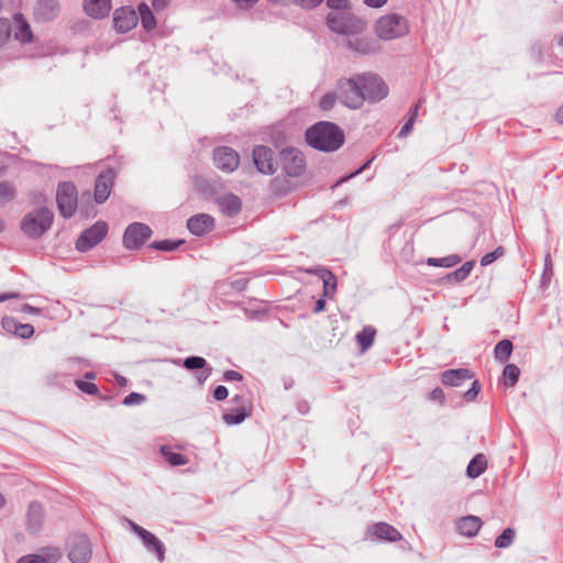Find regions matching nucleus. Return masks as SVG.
Instances as JSON below:
<instances>
[{"label": "nucleus", "instance_id": "20e7f679", "mask_svg": "<svg viewBox=\"0 0 563 563\" xmlns=\"http://www.w3.org/2000/svg\"><path fill=\"white\" fill-rule=\"evenodd\" d=\"M328 27L336 33L350 37L355 33H364L367 29V22L349 12H330L327 15Z\"/></svg>", "mask_w": 563, "mask_h": 563}, {"label": "nucleus", "instance_id": "37998d69", "mask_svg": "<svg viewBox=\"0 0 563 563\" xmlns=\"http://www.w3.org/2000/svg\"><path fill=\"white\" fill-rule=\"evenodd\" d=\"M75 385L80 391L87 395L96 396L99 394V388L95 383L76 379Z\"/></svg>", "mask_w": 563, "mask_h": 563}, {"label": "nucleus", "instance_id": "774afa93", "mask_svg": "<svg viewBox=\"0 0 563 563\" xmlns=\"http://www.w3.org/2000/svg\"><path fill=\"white\" fill-rule=\"evenodd\" d=\"M21 311L25 312V313H31V314H40L42 312V310L40 308L33 307L29 303L22 305Z\"/></svg>", "mask_w": 563, "mask_h": 563}, {"label": "nucleus", "instance_id": "e433bc0d", "mask_svg": "<svg viewBox=\"0 0 563 563\" xmlns=\"http://www.w3.org/2000/svg\"><path fill=\"white\" fill-rule=\"evenodd\" d=\"M503 376L505 378V386L514 387L518 383L520 369L515 364H507L504 368Z\"/></svg>", "mask_w": 563, "mask_h": 563}, {"label": "nucleus", "instance_id": "9d476101", "mask_svg": "<svg viewBox=\"0 0 563 563\" xmlns=\"http://www.w3.org/2000/svg\"><path fill=\"white\" fill-rule=\"evenodd\" d=\"M283 170L290 177H298L306 169V162L302 153L294 147H286L279 153Z\"/></svg>", "mask_w": 563, "mask_h": 563}, {"label": "nucleus", "instance_id": "6ab92c4d", "mask_svg": "<svg viewBox=\"0 0 563 563\" xmlns=\"http://www.w3.org/2000/svg\"><path fill=\"white\" fill-rule=\"evenodd\" d=\"M184 367L189 371L199 369L196 374V378L200 384H203L211 375L212 368L208 366L207 361L201 356H188L184 360Z\"/></svg>", "mask_w": 563, "mask_h": 563}, {"label": "nucleus", "instance_id": "7c9ffc66", "mask_svg": "<svg viewBox=\"0 0 563 563\" xmlns=\"http://www.w3.org/2000/svg\"><path fill=\"white\" fill-rule=\"evenodd\" d=\"M250 415L251 410L244 409V407H234L224 412L222 419L228 426H233L242 423Z\"/></svg>", "mask_w": 563, "mask_h": 563}, {"label": "nucleus", "instance_id": "338daca9", "mask_svg": "<svg viewBox=\"0 0 563 563\" xmlns=\"http://www.w3.org/2000/svg\"><path fill=\"white\" fill-rule=\"evenodd\" d=\"M297 410L300 415H307L310 410V405L307 400H299L297 402Z\"/></svg>", "mask_w": 563, "mask_h": 563}, {"label": "nucleus", "instance_id": "423d86ee", "mask_svg": "<svg viewBox=\"0 0 563 563\" xmlns=\"http://www.w3.org/2000/svg\"><path fill=\"white\" fill-rule=\"evenodd\" d=\"M338 98L345 107L350 109H360L364 103L362 87L358 74L353 78H343L336 85Z\"/></svg>", "mask_w": 563, "mask_h": 563}, {"label": "nucleus", "instance_id": "f257e3e1", "mask_svg": "<svg viewBox=\"0 0 563 563\" xmlns=\"http://www.w3.org/2000/svg\"><path fill=\"white\" fill-rule=\"evenodd\" d=\"M305 137L309 146L325 153L339 150L345 141L342 129L329 121H320L308 128Z\"/></svg>", "mask_w": 563, "mask_h": 563}, {"label": "nucleus", "instance_id": "5fc2aeb1", "mask_svg": "<svg viewBox=\"0 0 563 563\" xmlns=\"http://www.w3.org/2000/svg\"><path fill=\"white\" fill-rule=\"evenodd\" d=\"M372 161H373V158H372V159H368V161H367V162H365L361 167H358L355 172H353V173H352V174H350V175H346V176L342 177V178L338 181V185H339V184H342V183H345V181H347L349 179H351V178H353V177H355V176L360 175L361 173H363L366 168H368V167H369V165L372 164Z\"/></svg>", "mask_w": 563, "mask_h": 563}, {"label": "nucleus", "instance_id": "c85d7f7f", "mask_svg": "<svg viewBox=\"0 0 563 563\" xmlns=\"http://www.w3.org/2000/svg\"><path fill=\"white\" fill-rule=\"evenodd\" d=\"M487 468V460L484 454H476L468 463L466 467V475L470 478L479 477Z\"/></svg>", "mask_w": 563, "mask_h": 563}, {"label": "nucleus", "instance_id": "e2e57ef3", "mask_svg": "<svg viewBox=\"0 0 563 563\" xmlns=\"http://www.w3.org/2000/svg\"><path fill=\"white\" fill-rule=\"evenodd\" d=\"M363 2L368 8L379 9L384 7L388 0H363Z\"/></svg>", "mask_w": 563, "mask_h": 563}, {"label": "nucleus", "instance_id": "2eb2a0df", "mask_svg": "<svg viewBox=\"0 0 563 563\" xmlns=\"http://www.w3.org/2000/svg\"><path fill=\"white\" fill-rule=\"evenodd\" d=\"M115 178L113 168H108L100 173L95 183L93 197L97 203H103L110 196Z\"/></svg>", "mask_w": 563, "mask_h": 563}, {"label": "nucleus", "instance_id": "f3484780", "mask_svg": "<svg viewBox=\"0 0 563 563\" xmlns=\"http://www.w3.org/2000/svg\"><path fill=\"white\" fill-rule=\"evenodd\" d=\"M367 536L377 540L396 542L402 539L401 533L387 522H376L367 528Z\"/></svg>", "mask_w": 563, "mask_h": 563}, {"label": "nucleus", "instance_id": "69168bd1", "mask_svg": "<svg viewBox=\"0 0 563 563\" xmlns=\"http://www.w3.org/2000/svg\"><path fill=\"white\" fill-rule=\"evenodd\" d=\"M551 275H552V264H551L550 256L548 255L545 257L544 271L542 274L543 280L549 279Z\"/></svg>", "mask_w": 563, "mask_h": 563}, {"label": "nucleus", "instance_id": "58836bf2", "mask_svg": "<svg viewBox=\"0 0 563 563\" xmlns=\"http://www.w3.org/2000/svg\"><path fill=\"white\" fill-rule=\"evenodd\" d=\"M516 537V531L512 528H506L501 534H499L495 540V547L498 549L509 548Z\"/></svg>", "mask_w": 563, "mask_h": 563}, {"label": "nucleus", "instance_id": "473e14b6", "mask_svg": "<svg viewBox=\"0 0 563 563\" xmlns=\"http://www.w3.org/2000/svg\"><path fill=\"white\" fill-rule=\"evenodd\" d=\"M514 350V344L510 340L504 339L499 341L494 347V356L496 361L505 363L509 360Z\"/></svg>", "mask_w": 563, "mask_h": 563}, {"label": "nucleus", "instance_id": "603ef678", "mask_svg": "<svg viewBox=\"0 0 563 563\" xmlns=\"http://www.w3.org/2000/svg\"><path fill=\"white\" fill-rule=\"evenodd\" d=\"M323 0H291L290 3H294L302 9H313L318 7Z\"/></svg>", "mask_w": 563, "mask_h": 563}, {"label": "nucleus", "instance_id": "ddd939ff", "mask_svg": "<svg viewBox=\"0 0 563 563\" xmlns=\"http://www.w3.org/2000/svg\"><path fill=\"white\" fill-rule=\"evenodd\" d=\"M214 166L223 173H233L240 165L239 153L230 146H218L213 150Z\"/></svg>", "mask_w": 563, "mask_h": 563}, {"label": "nucleus", "instance_id": "c03bdc74", "mask_svg": "<svg viewBox=\"0 0 563 563\" xmlns=\"http://www.w3.org/2000/svg\"><path fill=\"white\" fill-rule=\"evenodd\" d=\"M18 324H19V321L13 317L4 316L1 319V327L9 334L15 335Z\"/></svg>", "mask_w": 563, "mask_h": 563}, {"label": "nucleus", "instance_id": "393cba45", "mask_svg": "<svg viewBox=\"0 0 563 563\" xmlns=\"http://www.w3.org/2000/svg\"><path fill=\"white\" fill-rule=\"evenodd\" d=\"M44 518V508L38 501H32L26 512L27 529L35 533L42 526Z\"/></svg>", "mask_w": 563, "mask_h": 563}, {"label": "nucleus", "instance_id": "4be33fe9", "mask_svg": "<svg viewBox=\"0 0 563 563\" xmlns=\"http://www.w3.org/2000/svg\"><path fill=\"white\" fill-rule=\"evenodd\" d=\"M474 373L468 368L448 369L441 374V382L446 386H461L465 380L472 379Z\"/></svg>", "mask_w": 563, "mask_h": 563}, {"label": "nucleus", "instance_id": "6e6d98bb", "mask_svg": "<svg viewBox=\"0 0 563 563\" xmlns=\"http://www.w3.org/2000/svg\"><path fill=\"white\" fill-rule=\"evenodd\" d=\"M229 395L228 388L223 385H219L213 390V397L216 400H224Z\"/></svg>", "mask_w": 563, "mask_h": 563}, {"label": "nucleus", "instance_id": "6e6552de", "mask_svg": "<svg viewBox=\"0 0 563 563\" xmlns=\"http://www.w3.org/2000/svg\"><path fill=\"white\" fill-rule=\"evenodd\" d=\"M364 101L378 102L386 98L389 92L387 84L377 74H358Z\"/></svg>", "mask_w": 563, "mask_h": 563}, {"label": "nucleus", "instance_id": "a18cd8bd", "mask_svg": "<svg viewBox=\"0 0 563 563\" xmlns=\"http://www.w3.org/2000/svg\"><path fill=\"white\" fill-rule=\"evenodd\" d=\"M336 99H339L338 95L328 92L320 99L319 106L324 111L331 110L334 107Z\"/></svg>", "mask_w": 563, "mask_h": 563}, {"label": "nucleus", "instance_id": "b1692460", "mask_svg": "<svg viewBox=\"0 0 563 563\" xmlns=\"http://www.w3.org/2000/svg\"><path fill=\"white\" fill-rule=\"evenodd\" d=\"M14 23V38L22 44L31 43L33 40V33L31 31L30 24L24 19L22 13H15L13 15Z\"/></svg>", "mask_w": 563, "mask_h": 563}, {"label": "nucleus", "instance_id": "79ce46f5", "mask_svg": "<svg viewBox=\"0 0 563 563\" xmlns=\"http://www.w3.org/2000/svg\"><path fill=\"white\" fill-rule=\"evenodd\" d=\"M505 255V249L503 246L496 247L493 252L485 254L481 258V265L482 266H488L498 258L503 257Z\"/></svg>", "mask_w": 563, "mask_h": 563}, {"label": "nucleus", "instance_id": "3c124183", "mask_svg": "<svg viewBox=\"0 0 563 563\" xmlns=\"http://www.w3.org/2000/svg\"><path fill=\"white\" fill-rule=\"evenodd\" d=\"M479 390H481L479 382L478 380H474L472 383L471 388L464 393V395H463L464 400L467 401V402L475 400V398L477 397Z\"/></svg>", "mask_w": 563, "mask_h": 563}, {"label": "nucleus", "instance_id": "2f4dec72", "mask_svg": "<svg viewBox=\"0 0 563 563\" xmlns=\"http://www.w3.org/2000/svg\"><path fill=\"white\" fill-rule=\"evenodd\" d=\"M137 9H139L137 16L141 20L142 26L146 31L154 30L156 26V20H155V16H154L152 10L150 9V7L145 2H142L139 4Z\"/></svg>", "mask_w": 563, "mask_h": 563}, {"label": "nucleus", "instance_id": "4c0bfd02", "mask_svg": "<svg viewBox=\"0 0 563 563\" xmlns=\"http://www.w3.org/2000/svg\"><path fill=\"white\" fill-rule=\"evenodd\" d=\"M185 243L184 240H161L154 241L151 243L150 247L162 251V252H173L177 250L180 245Z\"/></svg>", "mask_w": 563, "mask_h": 563}, {"label": "nucleus", "instance_id": "4d7b16f0", "mask_svg": "<svg viewBox=\"0 0 563 563\" xmlns=\"http://www.w3.org/2000/svg\"><path fill=\"white\" fill-rule=\"evenodd\" d=\"M242 379H243L242 374L236 371H233V369L225 371L223 374L224 382H232V380L241 382Z\"/></svg>", "mask_w": 563, "mask_h": 563}, {"label": "nucleus", "instance_id": "c9c22d12", "mask_svg": "<svg viewBox=\"0 0 563 563\" xmlns=\"http://www.w3.org/2000/svg\"><path fill=\"white\" fill-rule=\"evenodd\" d=\"M461 261V256L452 254L441 258L429 257L426 263L429 266L450 268L457 265Z\"/></svg>", "mask_w": 563, "mask_h": 563}, {"label": "nucleus", "instance_id": "de8ad7c7", "mask_svg": "<svg viewBox=\"0 0 563 563\" xmlns=\"http://www.w3.org/2000/svg\"><path fill=\"white\" fill-rule=\"evenodd\" d=\"M327 5L334 12H345L350 9V0H327Z\"/></svg>", "mask_w": 563, "mask_h": 563}, {"label": "nucleus", "instance_id": "dca6fc26", "mask_svg": "<svg viewBox=\"0 0 563 563\" xmlns=\"http://www.w3.org/2000/svg\"><path fill=\"white\" fill-rule=\"evenodd\" d=\"M139 21L137 13L130 7H122L113 13L114 29L120 33H126L132 30Z\"/></svg>", "mask_w": 563, "mask_h": 563}, {"label": "nucleus", "instance_id": "f704fd0d", "mask_svg": "<svg viewBox=\"0 0 563 563\" xmlns=\"http://www.w3.org/2000/svg\"><path fill=\"white\" fill-rule=\"evenodd\" d=\"M161 454L173 466H183L188 463L187 456L177 452H173L167 445H163L161 448Z\"/></svg>", "mask_w": 563, "mask_h": 563}, {"label": "nucleus", "instance_id": "09e8293b", "mask_svg": "<svg viewBox=\"0 0 563 563\" xmlns=\"http://www.w3.org/2000/svg\"><path fill=\"white\" fill-rule=\"evenodd\" d=\"M10 32V21L8 19L0 18V45L4 44L9 40Z\"/></svg>", "mask_w": 563, "mask_h": 563}, {"label": "nucleus", "instance_id": "680f3d73", "mask_svg": "<svg viewBox=\"0 0 563 563\" xmlns=\"http://www.w3.org/2000/svg\"><path fill=\"white\" fill-rule=\"evenodd\" d=\"M423 103V99H419L413 107H411L407 113V119H412V122H416L418 117V111L421 104Z\"/></svg>", "mask_w": 563, "mask_h": 563}, {"label": "nucleus", "instance_id": "052dcab7", "mask_svg": "<svg viewBox=\"0 0 563 563\" xmlns=\"http://www.w3.org/2000/svg\"><path fill=\"white\" fill-rule=\"evenodd\" d=\"M18 563H45L38 554H29L19 559Z\"/></svg>", "mask_w": 563, "mask_h": 563}, {"label": "nucleus", "instance_id": "9b49d317", "mask_svg": "<svg viewBox=\"0 0 563 563\" xmlns=\"http://www.w3.org/2000/svg\"><path fill=\"white\" fill-rule=\"evenodd\" d=\"M152 235V229L144 223L133 222L124 231L123 245L128 250L140 249Z\"/></svg>", "mask_w": 563, "mask_h": 563}, {"label": "nucleus", "instance_id": "39448f33", "mask_svg": "<svg viewBox=\"0 0 563 563\" xmlns=\"http://www.w3.org/2000/svg\"><path fill=\"white\" fill-rule=\"evenodd\" d=\"M342 46L357 56H376L383 52V46L377 36L364 33H355L344 37Z\"/></svg>", "mask_w": 563, "mask_h": 563}, {"label": "nucleus", "instance_id": "412c9836", "mask_svg": "<svg viewBox=\"0 0 563 563\" xmlns=\"http://www.w3.org/2000/svg\"><path fill=\"white\" fill-rule=\"evenodd\" d=\"M59 7L57 0H37L34 15L38 21H51L58 14Z\"/></svg>", "mask_w": 563, "mask_h": 563}, {"label": "nucleus", "instance_id": "a211bd4d", "mask_svg": "<svg viewBox=\"0 0 563 563\" xmlns=\"http://www.w3.org/2000/svg\"><path fill=\"white\" fill-rule=\"evenodd\" d=\"M187 228L194 235L202 236L214 228V219L207 213H198L187 221Z\"/></svg>", "mask_w": 563, "mask_h": 563}, {"label": "nucleus", "instance_id": "f8f14e48", "mask_svg": "<svg viewBox=\"0 0 563 563\" xmlns=\"http://www.w3.org/2000/svg\"><path fill=\"white\" fill-rule=\"evenodd\" d=\"M253 163L256 169L264 175H273L277 170L278 164L275 161V152L265 145H256L253 148Z\"/></svg>", "mask_w": 563, "mask_h": 563}, {"label": "nucleus", "instance_id": "bf43d9fd", "mask_svg": "<svg viewBox=\"0 0 563 563\" xmlns=\"http://www.w3.org/2000/svg\"><path fill=\"white\" fill-rule=\"evenodd\" d=\"M415 122H412V119H407L406 123L401 126L400 131L398 132V137L402 139L409 135L413 129Z\"/></svg>", "mask_w": 563, "mask_h": 563}, {"label": "nucleus", "instance_id": "a878e982", "mask_svg": "<svg viewBox=\"0 0 563 563\" xmlns=\"http://www.w3.org/2000/svg\"><path fill=\"white\" fill-rule=\"evenodd\" d=\"M144 547L148 552H154L157 555L158 561H164L165 558V545L164 543L152 532L143 531L141 534Z\"/></svg>", "mask_w": 563, "mask_h": 563}, {"label": "nucleus", "instance_id": "7ed1b4c3", "mask_svg": "<svg viewBox=\"0 0 563 563\" xmlns=\"http://www.w3.org/2000/svg\"><path fill=\"white\" fill-rule=\"evenodd\" d=\"M53 221V211L46 207H40L23 217L20 228L27 238L36 240L51 229Z\"/></svg>", "mask_w": 563, "mask_h": 563}, {"label": "nucleus", "instance_id": "a19ab883", "mask_svg": "<svg viewBox=\"0 0 563 563\" xmlns=\"http://www.w3.org/2000/svg\"><path fill=\"white\" fill-rule=\"evenodd\" d=\"M40 556L45 561V563H57L62 558V552L56 547H47L41 549Z\"/></svg>", "mask_w": 563, "mask_h": 563}, {"label": "nucleus", "instance_id": "cd10ccee", "mask_svg": "<svg viewBox=\"0 0 563 563\" xmlns=\"http://www.w3.org/2000/svg\"><path fill=\"white\" fill-rule=\"evenodd\" d=\"M482 527V520L476 516H465L457 522V530L466 537H474Z\"/></svg>", "mask_w": 563, "mask_h": 563}, {"label": "nucleus", "instance_id": "0e129e2a", "mask_svg": "<svg viewBox=\"0 0 563 563\" xmlns=\"http://www.w3.org/2000/svg\"><path fill=\"white\" fill-rule=\"evenodd\" d=\"M22 295L18 291L2 292L0 294V303L9 299H20Z\"/></svg>", "mask_w": 563, "mask_h": 563}, {"label": "nucleus", "instance_id": "ea45409f", "mask_svg": "<svg viewBox=\"0 0 563 563\" xmlns=\"http://www.w3.org/2000/svg\"><path fill=\"white\" fill-rule=\"evenodd\" d=\"M16 194L15 187L9 181L0 183V203L4 205L14 199Z\"/></svg>", "mask_w": 563, "mask_h": 563}, {"label": "nucleus", "instance_id": "c756f323", "mask_svg": "<svg viewBox=\"0 0 563 563\" xmlns=\"http://www.w3.org/2000/svg\"><path fill=\"white\" fill-rule=\"evenodd\" d=\"M376 330L372 325H366L360 332L356 333L355 340L363 352H365L373 345Z\"/></svg>", "mask_w": 563, "mask_h": 563}, {"label": "nucleus", "instance_id": "bb28decb", "mask_svg": "<svg viewBox=\"0 0 563 563\" xmlns=\"http://www.w3.org/2000/svg\"><path fill=\"white\" fill-rule=\"evenodd\" d=\"M316 274L322 279L323 283V297L329 299L333 298L336 291L338 279L336 276L328 268H318Z\"/></svg>", "mask_w": 563, "mask_h": 563}, {"label": "nucleus", "instance_id": "8fccbe9b", "mask_svg": "<svg viewBox=\"0 0 563 563\" xmlns=\"http://www.w3.org/2000/svg\"><path fill=\"white\" fill-rule=\"evenodd\" d=\"M145 399H146L145 395L133 391L124 397L122 404L124 406H134V405H140V404L144 402Z\"/></svg>", "mask_w": 563, "mask_h": 563}, {"label": "nucleus", "instance_id": "4468645a", "mask_svg": "<svg viewBox=\"0 0 563 563\" xmlns=\"http://www.w3.org/2000/svg\"><path fill=\"white\" fill-rule=\"evenodd\" d=\"M91 554V543L86 536H78L73 539L68 552V559L71 563H87Z\"/></svg>", "mask_w": 563, "mask_h": 563}, {"label": "nucleus", "instance_id": "864d4df0", "mask_svg": "<svg viewBox=\"0 0 563 563\" xmlns=\"http://www.w3.org/2000/svg\"><path fill=\"white\" fill-rule=\"evenodd\" d=\"M231 401L235 405V407H244V409L252 410L251 402L241 394L233 396Z\"/></svg>", "mask_w": 563, "mask_h": 563}, {"label": "nucleus", "instance_id": "5701e85b", "mask_svg": "<svg viewBox=\"0 0 563 563\" xmlns=\"http://www.w3.org/2000/svg\"><path fill=\"white\" fill-rule=\"evenodd\" d=\"M84 9L89 16L102 19L111 10V0H84Z\"/></svg>", "mask_w": 563, "mask_h": 563}, {"label": "nucleus", "instance_id": "13d9d810", "mask_svg": "<svg viewBox=\"0 0 563 563\" xmlns=\"http://www.w3.org/2000/svg\"><path fill=\"white\" fill-rule=\"evenodd\" d=\"M444 398H445L444 393L440 387H435L429 394L430 400L439 401L440 404L444 402Z\"/></svg>", "mask_w": 563, "mask_h": 563}, {"label": "nucleus", "instance_id": "1a4fd4ad", "mask_svg": "<svg viewBox=\"0 0 563 563\" xmlns=\"http://www.w3.org/2000/svg\"><path fill=\"white\" fill-rule=\"evenodd\" d=\"M108 233V224L104 221H97L90 228L84 230L76 241V249L79 252H87L99 244Z\"/></svg>", "mask_w": 563, "mask_h": 563}, {"label": "nucleus", "instance_id": "49530a36", "mask_svg": "<svg viewBox=\"0 0 563 563\" xmlns=\"http://www.w3.org/2000/svg\"><path fill=\"white\" fill-rule=\"evenodd\" d=\"M34 334V327L30 323L19 322L15 336L21 339H30Z\"/></svg>", "mask_w": 563, "mask_h": 563}, {"label": "nucleus", "instance_id": "0eeeda50", "mask_svg": "<svg viewBox=\"0 0 563 563\" xmlns=\"http://www.w3.org/2000/svg\"><path fill=\"white\" fill-rule=\"evenodd\" d=\"M56 203L59 214L65 218H71L78 207V190L74 183L62 181L56 190Z\"/></svg>", "mask_w": 563, "mask_h": 563}, {"label": "nucleus", "instance_id": "aec40b11", "mask_svg": "<svg viewBox=\"0 0 563 563\" xmlns=\"http://www.w3.org/2000/svg\"><path fill=\"white\" fill-rule=\"evenodd\" d=\"M217 205L221 212L230 218L239 214L242 208L241 199L232 192L218 197Z\"/></svg>", "mask_w": 563, "mask_h": 563}, {"label": "nucleus", "instance_id": "f03ea898", "mask_svg": "<svg viewBox=\"0 0 563 563\" xmlns=\"http://www.w3.org/2000/svg\"><path fill=\"white\" fill-rule=\"evenodd\" d=\"M373 29L379 42H390L407 36L410 33V23L406 16L390 12L380 15Z\"/></svg>", "mask_w": 563, "mask_h": 563}, {"label": "nucleus", "instance_id": "72a5a7b5", "mask_svg": "<svg viewBox=\"0 0 563 563\" xmlns=\"http://www.w3.org/2000/svg\"><path fill=\"white\" fill-rule=\"evenodd\" d=\"M473 267H474V262H472V261L465 262L461 267H459L454 272L449 273L445 276V278L450 283L451 282H453V283H461V282L465 280L470 276Z\"/></svg>", "mask_w": 563, "mask_h": 563}]
</instances>
